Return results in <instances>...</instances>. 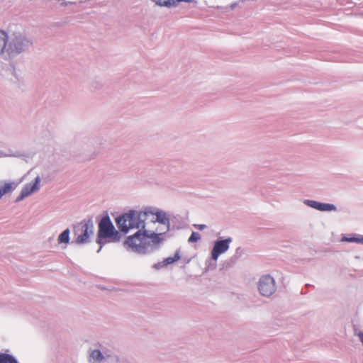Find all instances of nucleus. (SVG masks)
Listing matches in <instances>:
<instances>
[{
    "instance_id": "1",
    "label": "nucleus",
    "mask_w": 363,
    "mask_h": 363,
    "mask_svg": "<svg viewBox=\"0 0 363 363\" xmlns=\"http://www.w3.org/2000/svg\"><path fill=\"white\" fill-rule=\"evenodd\" d=\"M149 213H152V208H146L144 211L130 210L118 216L116 223L119 230L127 234L130 229L145 230V220Z\"/></svg>"
},
{
    "instance_id": "2",
    "label": "nucleus",
    "mask_w": 363,
    "mask_h": 363,
    "mask_svg": "<svg viewBox=\"0 0 363 363\" xmlns=\"http://www.w3.org/2000/svg\"><path fill=\"white\" fill-rule=\"evenodd\" d=\"M121 238V233L116 230L108 215L103 216L98 225L96 242L99 245V248L96 252L99 253L106 243L119 242Z\"/></svg>"
},
{
    "instance_id": "3",
    "label": "nucleus",
    "mask_w": 363,
    "mask_h": 363,
    "mask_svg": "<svg viewBox=\"0 0 363 363\" xmlns=\"http://www.w3.org/2000/svg\"><path fill=\"white\" fill-rule=\"evenodd\" d=\"M94 233V225L92 217L83 220L74 225V240L72 243L79 245L89 243Z\"/></svg>"
},
{
    "instance_id": "4",
    "label": "nucleus",
    "mask_w": 363,
    "mask_h": 363,
    "mask_svg": "<svg viewBox=\"0 0 363 363\" xmlns=\"http://www.w3.org/2000/svg\"><path fill=\"white\" fill-rule=\"evenodd\" d=\"M145 236H147V231L146 230H138L135 234L128 236L125 239L123 245L129 251L139 254H145L148 251Z\"/></svg>"
},
{
    "instance_id": "5",
    "label": "nucleus",
    "mask_w": 363,
    "mask_h": 363,
    "mask_svg": "<svg viewBox=\"0 0 363 363\" xmlns=\"http://www.w3.org/2000/svg\"><path fill=\"white\" fill-rule=\"evenodd\" d=\"M257 289L261 296L270 297L277 291V284L274 279L269 274L261 276L257 281Z\"/></svg>"
},
{
    "instance_id": "6",
    "label": "nucleus",
    "mask_w": 363,
    "mask_h": 363,
    "mask_svg": "<svg viewBox=\"0 0 363 363\" xmlns=\"http://www.w3.org/2000/svg\"><path fill=\"white\" fill-rule=\"evenodd\" d=\"M70 153L72 157L83 162L94 160L98 156L96 152H93L89 155H87L84 145L77 138H75L72 143Z\"/></svg>"
},
{
    "instance_id": "7",
    "label": "nucleus",
    "mask_w": 363,
    "mask_h": 363,
    "mask_svg": "<svg viewBox=\"0 0 363 363\" xmlns=\"http://www.w3.org/2000/svg\"><path fill=\"white\" fill-rule=\"evenodd\" d=\"M232 241L233 238L231 237H228L224 240L218 239L215 241L211 250V258L216 261L221 254L226 252L229 250L230 244Z\"/></svg>"
},
{
    "instance_id": "8",
    "label": "nucleus",
    "mask_w": 363,
    "mask_h": 363,
    "mask_svg": "<svg viewBox=\"0 0 363 363\" xmlns=\"http://www.w3.org/2000/svg\"><path fill=\"white\" fill-rule=\"evenodd\" d=\"M303 203L311 208L320 211H336L337 207L335 204L321 203L314 200L305 199Z\"/></svg>"
},
{
    "instance_id": "9",
    "label": "nucleus",
    "mask_w": 363,
    "mask_h": 363,
    "mask_svg": "<svg viewBox=\"0 0 363 363\" xmlns=\"http://www.w3.org/2000/svg\"><path fill=\"white\" fill-rule=\"evenodd\" d=\"M40 178L38 177L33 183L26 184L21 190L20 195L17 197L16 201H20L24 198L30 196L39 189Z\"/></svg>"
},
{
    "instance_id": "10",
    "label": "nucleus",
    "mask_w": 363,
    "mask_h": 363,
    "mask_svg": "<svg viewBox=\"0 0 363 363\" xmlns=\"http://www.w3.org/2000/svg\"><path fill=\"white\" fill-rule=\"evenodd\" d=\"M157 230L160 231V233H149L147 232V236H145V240L147 239L150 240V242H148V245L151 243V250H158L160 248V244L164 240V238L162 237L163 235H164L166 233L164 231H162L163 229H157Z\"/></svg>"
},
{
    "instance_id": "11",
    "label": "nucleus",
    "mask_w": 363,
    "mask_h": 363,
    "mask_svg": "<svg viewBox=\"0 0 363 363\" xmlns=\"http://www.w3.org/2000/svg\"><path fill=\"white\" fill-rule=\"evenodd\" d=\"M149 215H155L156 216L155 221L164 226L163 229L164 233H167L170 230V220L166 212L159 209L155 211L152 208V213H149Z\"/></svg>"
},
{
    "instance_id": "12",
    "label": "nucleus",
    "mask_w": 363,
    "mask_h": 363,
    "mask_svg": "<svg viewBox=\"0 0 363 363\" xmlns=\"http://www.w3.org/2000/svg\"><path fill=\"white\" fill-rule=\"evenodd\" d=\"M88 361L89 363H103L104 361V352L97 349H89L88 351Z\"/></svg>"
},
{
    "instance_id": "13",
    "label": "nucleus",
    "mask_w": 363,
    "mask_h": 363,
    "mask_svg": "<svg viewBox=\"0 0 363 363\" xmlns=\"http://www.w3.org/2000/svg\"><path fill=\"white\" fill-rule=\"evenodd\" d=\"M243 252L244 250L241 247H237L234 255L225 262L224 266L225 267H231L232 266H233L237 262V261L241 257Z\"/></svg>"
},
{
    "instance_id": "14",
    "label": "nucleus",
    "mask_w": 363,
    "mask_h": 363,
    "mask_svg": "<svg viewBox=\"0 0 363 363\" xmlns=\"http://www.w3.org/2000/svg\"><path fill=\"white\" fill-rule=\"evenodd\" d=\"M104 363H121V357L111 352H104Z\"/></svg>"
},
{
    "instance_id": "15",
    "label": "nucleus",
    "mask_w": 363,
    "mask_h": 363,
    "mask_svg": "<svg viewBox=\"0 0 363 363\" xmlns=\"http://www.w3.org/2000/svg\"><path fill=\"white\" fill-rule=\"evenodd\" d=\"M180 258H181L180 250H176L174 257H169L165 258L162 262V264H163V266H167L168 264H172V263L179 260Z\"/></svg>"
},
{
    "instance_id": "16",
    "label": "nucleus",
    "mask_w": 363,
    "mask_h": 363,
    "mask_svg": "<svg viewBox=\"0 0 363 363\" xmlns=\"http://www.w3.org/2000/svg\"><path fill=\"white\" fill-rule=\"evenodd\" d=\"M155 4L167 8L176 7L175 0H155Z\"/></svg>"
},
{
    "instance_id": "17",
    "label": "nucleus",
    "mask_w": 363,
    "mask_h": 363,
    "mask_svg": "<svg viewBox=\"0 0 363 363\" xmlns=\"http://www.w3.org/2000/svg\"><path fill=\"white\" fill-rule=\"evenodd\" d=\"M13 189V184L11 182L0 184V199L11 192Z\"/></svg>"
},
{
    "instance_id": "18",
    "label": "nucleus",
    "mask_w": 363,
    "mask_h": 363,
    "mask_svg": "<svg viewBox=\"0 0 363 363\" xmlns=\"http://www.w3.org/2000/svg\"><path fill=\"white\" fill-rule=\"evenodd\" d=\"M69 229L67 228L62 231L58 237L59 243H69Z\"/></svg>"
},
{
    "instance_id": "19",
    "label": "nucleus",
    "mask_w": 363,
    "mask_h": 363,
    "mask_svg": "<svg viewBox=\"0 0 363 363\" xmlns=\"http://www.w3.org/2000/svg\"><path fill=\"white\" fill-rule=\"evenodd\" d=\"M0 363H18L11 356L4 353H0Z\"/></svg>"
},
{
    "instance_id": "20",
    "label": "nucleus",
    "mask_w": 363,
    "mask_h": 363,
    "mask_svg": "<svg viewBox=\"0 0 363 363\" xmlns=\"http://www.w3.org/2000/svg\"><path fill=\"white\" fill-rule=\"evenodd\" d=\"M7 38V34L3 30H0V54L3 52L6 48Z\"/></svg>"
},
{
    "instance_id": "21",
    "label": "nucleus",
    "mask_w": 363,
    "mask_h": 363,
    "mask_svg": "<svg viewBox=\"0 0 363 363\" xmlns=\"http://www.w3.org/2000/svg\"><path fill=\"white\" fill-rule=\"evenodd\" d=\"M342 240L347 241V242H349L360 243V244L363 245V235H360L359 237H354H354H350V238L344 237L342 238Z\"/></svg>"
},
{
    "instance_id": "22",
    "label": "nucleus",
    "mask_w": 363,
    "mask_h": 363,
    "mask_svg": "<svg viewBox=\"0 0 363 363\" xmlns=\"http://www.w3.org/2000/svg\"><path fill=\"white\" fill-rule=\"evenodd\" d=\"M200 239H201V235L199 233L193 232L191 233V236L189 238L188 242L190 243L195 242L199 241Z\"/></svg>"
},
{
    "instance_id": "23",
    "label": "nucleus",
    "mask_w": 363,
    "mask_h": 363,
    "mask_svg": "<svg viewBox=\"0 0 363 363\" xmlns=\"http://www.w3.org/2000/svg\"><path fill=\"white\" fill-rule=\"evenodd\" d=\"M354 334L355 336L358 337L359 341L361 342L363 346V330L355 328L354 330Z\"/></svg>"
},
{
    "instance_id": "24",
    "label": "nucleus",
    "mask_w": 363,
    "mask_h": 363,
    "mask_svg": "<svg viewBox=\"0 0 363 363\" xmlns=\"http://www.w3.org/2000/svg\"><path fill=\"white\" fill-rule=\"evenodd\" d=\"M91 86L94 89H101L104 86V84L101 81H94L91 83Z\"/></svg>"
},
{
    "instance_id": "25",
    "label": "nucleus",
    "mask_w": 363,
    "mask_h": 363,
    "mask_svg": "<svg viewBox=\"0 0 363 363\" xmlns=\"http://www.w3.org/2000/svg\"><path fill=\"white\" fill-rule=\"evenodd\" d=\"M194 226L199 230H203L206 228V225L204 224H194Z\"/></svg>"
},
{
    "instance_id": "26",
    "label": "nucleus",
    "mask_w": 363,
    "mask_h": 363,
    "mask_svg": "<svg viewBox=\"0 0 363 363\" xmlns=\"http://www.w3.org/2000/svg\"><path fill=\"white\" fill-rule=\"evenodd\" d=\"M194 0H175L176 5L177 6L180 2H192Z\"/></svg>"
},
{
    "instance_id": "27",
    "label": "nucleus",
    "mask_w": 363,
    "mask_h": 363,
    "mask_svg": "<svg viewBox=\"0 0 363 363\" xmlns=\"http://www.w3.org/2000/svg\"><path fill=\"white\" fill-rule=\"evenodd\" d=\"M57 2H61V5L63 6H65L67 5V3L64 0H55Z\"/></svg>"
}]
</instances>
